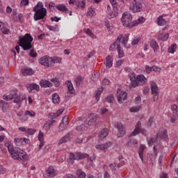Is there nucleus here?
I'll list each match as a JSON object with an SVG mask.
<instances>
[{"label": "nucleus", "mask_w": 178, "mask_h": 178, "mask_svg": "<svg viewBox=\"0 0 178 178\" xmlns=\"http://www.w3.org/2000/svg\"><path fill=\"white\" fill-rule=\"evenodd\" d=\"M33 12L35 13L33 19L35 22L44 19L47 15V10L44 7L42 1H38L36 6L33 7Z\"/></svg>", "instance_id": "obj_2"}, {"label": "nucleus", "mask_w": 178, "mask_h": 178, "mask_svg": "<svg viewBox=\"0 0 178 178\" xmlns=\"http://www.w3.org/2000/svg\"><path fill=\"white\" fill-rule=\"evenodd\" d=\"M87 129L86 126L85 124H81L80 126H78L76 128V130L78 131V132H83L84 131H86Z\"/></svg>", "instance_id": "obj_46"}, {"label": "nucleus", "mask_w": 178, "mask_h": 178, "mask_svg": "<svg viewBox=\"0 0 178 178\" xmlns=\"http://www.w3.org/2000/svg\"><path fill=\"white\" fill-rule=\"evenodd\" d=\"M114 99H115V98L113 97V95H112L107 96V97L106 98V101L108 103L113 102Z\"/></svg>", "instance_id": "obj_54"}, {"label": "nucleus", "mask_w": 178, "mask_h": 178, "mask_svg": "<svg viewBox=\"0 0 178 178\" xmlns=\"http://www.w3.org/2000/svg\"><path fill=\"white\" fill-rule=\"evenodd\" d=\"M29 56L31 58H36L38 56V54L36 52H35L34 49H31V50L30 51V53H29Z\"/></svg>", "instance_id": "obj_57"}, {"label": "nucleus", "mask_w": 178, "mask_h": 178, "mask_svg": "<svg viewBox=\"0 0 178 178\" xmlns=\"http://www.w3.org/2000/svg\"><path fill=\"white\" fill-rule=\"evenodd\" d=\"M67 127V125L65 124H63L62 122L60 124L58 128V132H62Z\"/></svg>", "instance_id": "obj_50"}, {"label": "nucleus", "mask_w": 178, "mask_h": 178, "mask_svg": "<svg viewBox=\"0 0 178 178\" xmlns=\"http://www.w3.org/2000/svg\"><path fill=\"white\" fill-rule=\"evenodd\" d=\"M156 140H157L156 138H152L148 142V145L152 146V145H154V143H155Z\"/></svg>", "instance_id": "obj_59"}, {"label": "nucleus", "mask_w": 178, "mask_h": 178, "mask_svg": "<svg viewBox=\"0 0 178 178\" xmlns=\"http://www.w3.org/2000/svg\"><path fill=\"white\" fill-rule=\"evenodd\" d=\"M14 141L17 146H21L23 143V138H15Z\"/></svg>", "instance_id": "obj_52"}, {"label": "nucleus", "mask_w": 178, "mask_h": 178, "mask_svg": "<svg viewBox=\"0 0 178 178\" xmlns=\"http://www.w3.org/2000/svg\"><path fill=\"white\" fill-rule=\"evenodd\" d=\"M76 175H77L78 178H86V174L81 170H78L76 171Z\"/></svg>", "instance_id": "obj_44"}, {"label": "nucleus", "mask_w": 178, "mask_h": 178, "mask_svg": "<svg viewBox=\"0 0 178 178\" xmlns=\"http://www.w3.org/2000/svg\"><path fill=\"white\" fill-rule=\"evenodd\" d=\"M129 36H130L129 33H126L124 37H123V34L118 35L116 40L114 42V43L111 44L109 50L115 51V49H118V45H120V43L121 41H122V46L126 47L127 42L129 41Z\"/></svg>", "instance_id": "obj_5"}, {"label": "nucleus", "mask_w": 178, "mask_h": 178, "mask_svg": "<svg viewBox=\"0 0 178 178\" xmlns=\"http://www.w3.org/2000/svg\"><path fill=\"white\" fill-rule=\"evenodd\" d=\"M157 138H160L163 140H168L169 139L168 136V131L164 129H160L159 132L157 134Z\"/></svg>", "instance_id": "obj_15"}, {"label": "nucleus", "mask_w": 178, "mask_h": 178, "mask_svg": "<svg viewBox=\"0 0 178 178\" xmlns=\"http://www.w3.org/2000/svg\"><path fill=\"white\" fill-rule=\"evenodd\" d=\"M112 146L111 142H108L104 144H99L95 146L96 149L104 151V152H106V149Z\"/></svg>", "instance_id": "obj_16"}, {"label": "nucleus", "mask_w": 178, "mask_h": 178, "mask_svg": "<svg viewBox=\"0 0 178 178\" xmlns=\"http://www.w3.org/2000/svg\"><path fill=\"white\" fill-rule=\"evenodd\" d=\"M33 41V38L30 33H26L24 36L19 38V46L22 47L23 50L28 51L32 49V42Z\"/></svg>", "instance_id": "obj_3"}, {"label": "nucleus", "mask_w": 178, "mask_h": 178, "mask_svg": "<svg viewBox=\"0 0 178 178\" xmlns=\"http://www.w3.org/2000/svg\"><path fill=\"white\" fill-rule=\"evenodd\" d=\"M129 79L131 81V83H134L136 80V74H134V72L129 73Z\"/></svg>", "instance_id": "obj_47"}, {"label": "nucleus", "mask_w": 178, "mask_h": 178, "mask_svg": "<svg viewBox=\"0 0 178 178\" xmlns=\"http://www.w3.org/2000/svg\"><path fill=\"white\" fill-rule=\"evenodd\" d=\"M165 15H159L157 18V24L160 26H168V21L163 19Z\"/></svg>", "instance_id": "obj_23"}, {"label": "nucleus", "mask_w": 178, "mask_h": 178, "mask_svg": "<svg viewBox=\"0 0 178 178\" xmlns=\"http://www.w3.org/2000/svg\"><path fill=\"white\" fill-rule=\"evenodd\" d=\"M71 139L70 135V134H67L66 136H65L63 138H62L61 139H60V140L58 141V145H60L63 143H66L67 141H69Z\"/></svg>", "instance_id": "obj_36"}, {"label": "nucleus", "mask_w": 178, "mask_h": 178, "mask_svg": "<svg viewBox=\"0 0 178 178\" xmlns=\"http://www.w3.org/2000/svg\"><path fill=\"white\" fill-rule=\"evenodd\" d=\"M0 108L2 109L3 112H5L8 109L9 106L7 103L3 102V100H0Z\"/></svg>", "instance_id": "obj_39"}, {"label": "nucleus", "mask_w": 178, "mask_h": 178, "mask_svg": "<svg viewBox=\"0 0 178 178\" xmlns=\"http://www.w3.org/2000/svg\"><path fill=\"white\" fill-rule=\"evenodd\" d=\"M145 83H147V79H145V76L143 75H139L136 77V79L134 83H131L129 84V88H136L140 85L145 84Z\"/></svg>", "instance_id": "obj_10"}, {"label": "nucleus", "mask_w": 178, "mask_h": 178, "mask_svg": "<svg viewBox=\"0 0 178 178\" xmlns=\"http://www.w3.org/2000/svg\"><path fill=\"white\" fill-rule=\"evenodd\" d=\"M51 58L48 56H43L39 59V63L42 65L49 67Z\"/></svg>", "instance_id": "obj_17"}, {"label": "nucleus", "mask_w": 178, "mask_h": 178, "mask_svg": "<svg viewBox=\"0 0 178 178\" xmlns=\"http://www.w3.org/2000/svg\"><path fill=\"white\" fill-rule=\"evenodd\" d=\"M150 47L153 49L154 54L158 53V50L159 49V44H158L156 40H151Z\"/></svg>", "instance_id": "obj_26"}, {"label": "nucleus", "mask_w": 178, "mask_h": 178, "mask_svg": "<svg viewBox=\"0 0 178 178\" xmlns=\"http://www.w3.org/2000/svg\"><path fill=\"white\" fill-rule=\"evenodd\" d=\"M143 0H133L129 4V10L134 13H140L143 10Z\"/></svg>", "instance_id": "obj_6"}, {"label": "nucleus", "mask_w": 178, "mask_h": 178, "mask_svg": "<svg viewBox=\"0 0 178 178\" xmlns=\"http://www.w3.org/2000/svg\"><path fill=\"white\" fill-rule=\"evenodd\" d=\"M3 99H6L7 101H10L13 99H14V102L16 104L20 103L22 100L24 99V97H22L20 95H17L16 92H11L9 95H4L3 96Z\"/></svg>", "instance_id": "obj_9"}, {"label": "nucleus", "mask_w": 178, "mask_h": 178, "mask_svg": "<svg viewBox=\"0 0 178 178\" xmlns=\"http://www.w3.org/2000/svg\"><path fill=\"white\" fill-rule=\"evenodd\" d=\"M116 16H118V13H116V11H113V13H110L108 15V18L109 19L115 18L116 17Z\"/></svg>", "instance_id": "obj_61"}, {"label": "nucleus", "mask_w": 178, "mask_h": 178, "mask_svg": "<svg viewBox=\"0 0 178 178\" xmlns=\"http://www.w3.org/2000/svg\"><path fill=\"white\" fill-rule=\"evenodd\" d=\"M61 123L66 125V126H68V124H69V118H68V116H65L63 118Z\"/></svg>", "instance_id": "obj_53"}, {"label": "nucleus", "mask_w": 178, "mask_h": 178, "mask_svg": "<svg viewBox=\"0 0 178 178\" xmlns=\"http://www.w3.org/2000/svg\"><path fill=\"white\" fill-rule=\"evenodd\" d=\"M55 7H56V3H53V1H51V3H49V8L51 11L54 12L55 10Z\"/></svg>", "instance_id": "obj_58"}, {"label": "nucleus", "mask_w": 178, "mask_h": 178, "mask_svg": "<svg viewBox=\"0 0 178 178\" xmlns=\"http://www.w3.org/2000/svg\"><path fill=\"white\" fill-rule=\"evenodd\" d=\"M171 111H172V114L175 116H178V106L176 104H172L171 106Z\"/></svg>", "instance_id": "obj_40"}, {"label": "nucleus", "mask_w": 178, "mask_h": 178, "mask_svg": "<svg viewBox=\"0 0 178 178\" xmlns=\"http://www.w3.org/2000/svg\"><path fill=\"white\" fill-rule=\"evenodd\" d=\"M88 155L86 154H83L81 152H76V153H70L68 163L71 164H74V161L79 160V159H84L88 157Z\"/></svg>", "instance_id": "obj_7"}, {"label": "nucleus", "mask_w": 178, "mask_h": 178, "mask_svg": "<svg viewBox=\"0 0 178 178\" xmlns=\"http://www.w3.org/2000/svg\"><path fill=\"white\" fill-rule=\"evenodd\" d=\"M75 6L76 7V9L85 8L86 6V3L83 1H81V0H76L75 2Z\"/></svg>", "instance_id": "obj_34"}, {"label": "nucleus", "mask_w": 178, "mask_h": 178, "mask_svg": "<svg viewBox=\"0 0 178 178\" xmlns=\"http://www.w3.org/2000/svg\"><path fill=\"white\" fill-rule=\"evenodd\" d=\"M152 68V71L154 72H161V69L160 67H158L157 66H153Z\"/></svg>", "instance_id": "obj_63"}, {"label": "nucleus", "mask_w": 178, "mask_h": 178, "mask_svg": "<svg viewBox=\"0 0 178 178\" xmlns=\"http://www.w3.org/2000/svg\"><path fill=\"white\" fill-rule=\"evenodd\" d=\"M142 125H141V122H138L137 124L135 126V129L134 130V131L131 134V136H137L138 134H139L141 131V130L143 129V128H141Z\"/></svg>", "instance_id": "obj_24"}, {"label": "nucleus", "mask_w": 178, "mask_h": 178, "mask_svg": "<svg viewBox=\"0 0 178 178\" xmlns=\"http://www.w3.org/2000/svg\"><path fill=\"white\" fill-rule=\"evenodd\" d=\"M36 113L33 111H26L24 112V119H22L23 121H26L28 120L27 116L30 117H35Z\"/></svg>", "instance_id": "obj_33"}, {"label": "nucleus", "mask_w": 178, "mask_h": 178, "mask_svg": "<svg viewBox=\"0 0 178 178\" xmlns=\"http://www.w3.org/2000/svg\"><path fill=\"white\" fill-rule=\"evenodd\" d=\"M151 93L153 95V101L155 102L159 99V88L156 83L154 81L150 82Z\"/></svg>", "instance_id": "obj_8"}, {"label": "nucleus", "mask_w": 178, "mask_h": 178, "mask_svg": "<svg viewBox=\"0 0 178 178\" xmlns=\"http://www.w3.org/2000/svg\"><path fill=\"white\" fill-rule=\"evenodd\" d=\"M84 33L92 39L97 38L96 35L94 34L93 32L91 31V29H90L89 28L85 29Z\"/></svg>", "instance_id": "obj_38"}, {"label": "nucleus", "mask_w": 178, "mask_h": 178, "mask_svg": "<svg viewBox=\"0 0 178 178\" xmlns=\"http://www.w3.org/2000/svg\"><path fill=\"white\" fill-rule=\"evenodd\" d=\"M109 80H108V79H104L103 81H102V88H98L96 94H95V99L97 101H99L100 100V97H101V95L103 92V90H104V88L106 87V86H108L109 85Z\"/></svg>", "instance_id": "obj_12"}, {"label": "nucleus", "mask_w": 178, "mask_h": 178, "mask_svg": "<svg viewBox=\"0 0 178 178\" xmlns=\"http://www.w3.org/2000/svg\"><path fill=\"white\" fill-rule=\"evenodd\" d=\"M52 102L55 104H59L60 102V98L59 95L54 93L52 95Z\"/></svg>", "instance_id": "obj_35"}, {"label": "nucleus", "mask_w": 178, "mask_h": 178, "mask_svg": "<svg viewBox=\"0 0 178 178\" xmlns=\"http://www.w3.org/2000/svg\"><path fill=\"white\" fill-rule=\"evenodd\" d=\"M118 58H123L124 56V52H123V50L122 49V47H120V44H118Z\"/></svg>", "instance_id": "obj_42"}, {"label": "nucleus", "mask_w": 178, "mask_h": 178, "mask_svg": "<svg viewBox=\"0 0 178 178\" xmlns=\"http://www.w3.org/2000/svg\"><path fill=\"white\" fill-rule=\"evenodd\" d=\"M40 86L42 88H51L53 87V83H51L50 81L47 80H41L40 81Z\"/></svg>", "instance_id": "obj_27"}, {"label": "nucleus", "mask_w": 178, "mask_h": 178, "mask_svg": "<svg viewBox=\"0 0 178 178\" xmlns=\"http://www.w3.org/2000/svg\"><path fill=\"white\" fill-rule=\"evenodd\" d=\"M82 80H83V79L81 76L76 77L75 79V83H76L77 86H80V85H81V83L82 82Z\"/></svg>", "instance_id": "obj_56"}, {"label": "nucleus", "mask_w": 178, "mask_h": 178, "mask_svg": "<svg viewBox=\"0 0 178 178\" xmlns=\"http://www.w3.org/2000/svg\"><path fill=\"white\" fill-rule=\"evenodd\" d=\"M140 109H141V106H134L129 109V111L131 113H137L140 111Z\"/></svg>", "instance_id": "obj_51"}, {"label": "nucleus", "mask_w": 178, "mask_h": 178, "mask_svg": "<svg viewBox=\"0 0 178 178\" xmlns=\"http://www.w3.org/2000/svg\"><path fill=\"white\" fill-rule=\"evenodd\" d=\"M116 97L119 104H122L123 101L127 99V92L124 91H121L120 89L117 90Z\"/></svg>", "instance_id": "obj_14"}, {"label": "nucleus", "mask_w": 178, "mask_h": 178, "mask_svg": "<svg viewBox=\"0 0 178 178\" xmlns=\"http://www.w3.org/2000/svg\"><path fill=\"white\" fill-rule=\"evenodd\" d=\"M119 166H120L119 164L116 165V163H111V164L109 165L110 168L114 172H116V170L119 169Z\"/></svg>", "instance_id": "obj_45"}, {"label": "nucleus", "mask_w": 178, "mask_h": 178, "mask_svg": "<svg viewBox=\"0 0 178 178\" xmlns=\"http://www.w3.org/2000/svg\"><path fill=\"white\" fill-rule=\"evenodd\" d=\"M177 49V44H174L168 47V52L170 54H175V49Z\"/></svg>", "instance_id": "obj_48"}, {"label": "nucleus", "mask_w": 178, "mask_h": 178, "mask_svg": "<svg viewBox=\"0 0 178 178\" xmlns=\"http://www.w3.org/2000/svg\"><path fill=\"white\" fill-rule=\"evenodd\" d=\"M35 133V130H33L32 129H26V134L31 135V136L34 135Z\"/></svg>", "instance_id": "obj_60"}, {"label": "nucleus", "mask_w": 178, "mask_h": 178, "mask_svg": "<svg viewBox=\"0 0 178 178\" xmlns=\"http://www.w3.org/2000/svg\"><path fill=\"white\" fill-rule=\"evenodd\" d=\"M67 88H68V91L70 94H74V86L72 83L71 81H67Z\"/></svg>", "instance_id": "obj_41"}, {"label": "nucleus", "mask_w": 178, "mask_h": 178, "mask_svg": "<svg viewBox=\"0 0 178 178\" xmlns=\"http://www.w3.org/2000/svg\"><path fill=\"white\" fill-rule=\"evenodd\" d=\"M56 8L63 13L68 12L69 10L67 7H66L65 4H56Z\"/></svg>", "instance_id": "obj_32"}, {"label": "nucleus", "mask_w": 178, "mask_h": 178, "mask_svg": "<svg viewBox=\"0 0 178 178\" xmlns=\"http://www.w3.org/2000/svg\"><path fill=\"white\" fill-rule=\"evenodd\" d=\"M62 62V59L58 57L50 58L49 65L50 67H54L55 63H60Z\"/></svg>", "instance_id": "obj_30"}, {"label": "nucleus", "mask_w": 178, "mask_h": 178, "mask_svg": "<svg viewBox=\"0 0 178 178\" xmlns=\"http://www.w3.org/2000/svg\"><path fill=\"white\" fill-rule=\"evenodd\" d=\"M144 150H145V146L144 145H140L138 149V155L142 162L144 161Z\"/></svg>", "instance_id": "obj_31"}, {"label": "nucleus", "mask_w": 178, "mask_h": 178, "mask_svg": "<svg viewBox=\"0 0 178 178\" xmlns=\"http://www.w3.org/2000/svg\"><path fill=\"white\" fill-rule=\"evenodd\" d=\"M89 17H93L95 15V8H89V11L88 13Z\"/></svg>", "instance_id": "obj_55"}, {"label": "nucleus", "mask_w": 178, "mask_h": 178, "mask_svg": "<svg viewBox=\"0 0 178 178\" xmlns=\"http://www.w3.org/2000/svg\"><path fill=\"white\" fill-rule=\"evenodd\" d=\"M169 39V33H159L158 35V40L161 41H166Z\"/></svg>", "instance_id": "obj_37"}, {"label": "nucleus", "mask_w": 178, "mask_h": 178, "mask_svg": "<svg viewBox=\"0 0 178 178\" xmlns=\"http://www.w3.org/2000/svg\"><path fill=\"white\" fill-rule=\"evenodd\" d=\"M115 128L118 129V137L122 138L126 134V129L121 122H115L114 124Z\"/></svg>", "instance_id": "obj_13"}, {"label": "nucleus", "mask_w": 178, "mask_h": 178, "mask_svg": "<svg viewBox=\"0 0 178 178\" xmlns=\"http://www.w3.org/2000/svg\"><path fill=\"white\" fill-rule=\"evenodd\" d=\"M131 20H133V15L130 14V13H123L122 17L121 18V22L124 27H128L131 29L136 25L138 24V22H137V21L132 22Z\"/></svg>", "instance_id": "obj_4"}, {"label": "nucleus", "mask_w": 178, "mask_h": 178, "mask_svg": "<svg viewBox=\"0 0 178 178\" xmlns=\"http://www.w3.org/2000/svg\"><path fill=\"white\" fill-rule=\"evenodd\" d=\"M108 134H109V130L106 128H104L99 132V139L102 140L106 138V136H108Z\"/></svg>", "instance_id": "obj_28"}, {"label": "nucleus", "mask_w": 178, "mask_h": 178, "mask_svg": "<svg viewBox=\"0 0 178 178\" xmlns=\"http://www.w3.org/2000/svg\"><path fill=\"white\" fill-rule=\"evenodd\" d=\"M58 175L57 170L54 166H49L44 170L43 176L44 178H54Z\"/></svg>", "instance_id": "obj_11"}, {"label": "nucleus", "mask_w": 178, "mask_h": 178, "mask_svg": "<svg viewBox=\"0 0 178 178\" xmlns=\"http://www.w3.org/2000/svg\"><path fill=\"white\" fill-rule=\"evenodd\" d=\"M6 146L8 147V152L13 159L25 161L28 159L26 153L22 149L14 147V146L10 144H6Z\"/></svg>", "instance_id": "obj_1"}, {"label": "nucleus", "mask_w": 178, "mask_h": 178, "mask_svg": "<svg viewBox=\"0 0 178 178\" xmlns=\"http://www.w3.org/2000/svg\"><path fill=\"white\" fill-rule=\"evenodd\" d=\"M0 30L3 34L8 35L10 33V29L8 28V24H6V22H1V21H0Z\"/></svg>", "instance_id": "obj_21"}, {"label": "nucleus", "mask_w": 178, "mask_h": 178, "mask_svg": "<svg viewBox=\"0 0 178 178\" xmlns=\"http://www.w3.org/2000/svg\"><path fill=\"white\" fill-rule=\"evenodd\" d=\"M99 73H95V74H93L91 77V79L94 81H96L97 80V79H99Z\"/></svg>", "instance_id": "obj_62"}, {"label": "nucleus", "mask_w": 178, "mask_h": 178, "mask_svg": "<svg viewBox=\"0 0 178 178\" xmlns=\"http://www.w3.org/2000/svg\"><path fill=\"white\" fill-rule=\"evenodd\" d=\"M22 75L24 76H32L34 74V71L31 68H23L21 70Z\"/></svg>", "instance_id": "obj_25"}, {"label": "nucleus", "mask_w": 178, "mask_h": 178, "mask_svg": "<svg viewBox=\"0 0 178 178\" xmlns=\"http://www.w3.org/2000/svg\"><path fill=\"white\" fill-rule=\"evenodd\" d=\"M56 122V120H51L47 121L43 126L44 129L48 132L50 131L51 128L53 127L54 124Z\"/></svg>", "instance_id": "obj_22"}, {"label": "nucleus", "mask_w": 178, "mask_h": 178, "mask_svg": "<svg viewBox=\"0 0 178 178\" xmlns=\"http://www.w3.org/2000/svg\"><path fill=\"white\" fill-rule=\"evenodd\" d=\"M27 90L29 92L35 93L40 91V86L36 83L29 84L27 86Z\"/></svg>", "instance_id": "obj_18"}, {"label": "nucleus", "mask_w": 178, "mask_h": 178, "mask_svg": "<svg viewBox=\"0 0 178 178\" xmlns=\"http://www.w3.org/2000/svg\"><path fill=\"white\" fill-rule=\"evenodd\" d=\"M88 118L90 119L88 123V126H95L97 120V116L91 113L89 115Z\"/></svg>", "instance_id": "obj_20"}, {"label": "nucleus", "mask_w": 178, "mask_h": 178, "mask_svg": "<svg viewBox=\"0 0 178 178\" xmlns=\"http://www.w3.org/2000/svg\"><path fill=\"white\" fill-rule=\"evenodd\" d=\"M38 140L40 141L39 149H41L45 144V143H44V134L43 132H42L41 131H40L39 134H38Z\"/></svg>", "instance_id": "obj_19"}, {"label": "nucleus", "mask_w": 178, "mask_h": 178, "mask_svg": "<svg viewBox=\"0 0 178 178\" xmlns=\"http://www.w3.org/2000/svg\"><path fill=\"white\" fill-rule=\"evenodd\" d=\"M105 64L107 68L112 67V65H113V58L111 56H108L106 58Z\"/></svg>", "instance_id": "obj_29"}, {"label": "nucleus", "mask_w": 178, "mask_h": 178, "mask_svg": "<svg viewBox=\"0 0 178 178\" xmlns=\"http://www.w3.org/2000/svg\"><path fill=\"white\" fill-rule=\"evenodd\" d=\"M153 123H154V117L151 116L149 118L147 122L146 123V125H145L146 128H147V129L151 128V127L152 126Z\"/></svg>", "instance_id": "obj_43"}, {"label": "nucleus", "mask_w": 178, "mask_h": 178, "mask_svg": "<svg viewBox=\"0 0 178 178\" xmlns=\"http://www.w3.org/2000/svg\"><path fill=\"white\" fill-rule=\"evenodd\" d=\"M145 72L147 73V74H149L151 73V72H152V67L148 66V65H146L145 66Z\"/></svg>", "instance_id": "obj_64"}, {"label": "nucleus", "mask_w": 178, "mask_h": 178, "mask_svg": "<svg viewBox=\"0 0 178 178\" xmlns=\"http://www.w3.org/2000/svg\"><path fill=\"white\" fill-rule=\"evenodd\" d=\"M51 82H52L56 87H58L60 85L59 79L57 78L51 79Z\"/></svg>", "instance_id": "obj_49"}]
</instances>
